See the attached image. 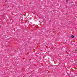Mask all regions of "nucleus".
Instances as JSON below:
<instances>
[{"label":"nucleus","mask_w":77,"mask_h":77,"mask_svg":"<svg viewBox=\"0 0 77 77\" xmlns=\"http://www.w3.org/2000/svg\"><path fill=\"white\" fill-rule=\"evenodd\" d=\"M71 37L72 38H74V36L73 35H72L71 36Z\"/></svg>","instance_id":"1"},{"label":"nucleus","mask_w":77,"mask_h":77,"mask_svg":"<svg viewBox=\"0 0 77 77\" xmlns=\"http://www.w3.org/2000/svg\"><path fill=\"white\" fill-rule=\"evenodd\" d=\"M66 2H68V0H66Z\"/></svg>","instance_id":"2"},{"label":"nucleus","mask_w":77,"mask_h":77,"mask_svg":"<svg viewBox=\"0 0 77 77\" xmlns=\"http://www.w3.org/2000/svg\"><path fill=\"white\" fill-rule=\"evenodd\" d=\"M0 27H1L0 26Z\"/></svg>","instance_id":"3"}]
</instances>
